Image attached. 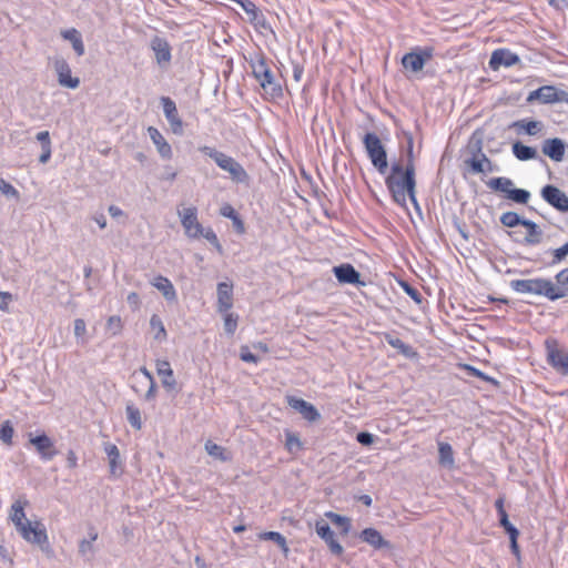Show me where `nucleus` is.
<instances>
[{
  "instance_id": "63",
  "label": "nucleus",
  "mask_w": 568,
  "mask_h": 568,
  "mask_svg": "<svg viewBox=\"0 0 568 568\" xmlns=\"http://www.w3.org/2000/svg\"><path fill=\"white\" fill-rule=\"evenodd\" d=\"M509 539H510V549H511V552H513L517 558H519V557H520V549H519V546H518V542H517L518 536H513V537H510Z\"/></svg>"
},
{
  "instance_id": "29",
  "label": "nucleus",
  "mask_w": 568,
  "mask_h": 568,
  "mask_svg": "<svg viewBox=\"0 0 568 568\" xmlns=\"http://www.w3.org/2000/svg\"><path fill=\"white\" fill-rule=\"evenodd\" d=\"M554 300L568 297V267L562 268L555 275Z\"/></svg>"
},
{
  "instance_id": "33",
  "label": "nucleus",
  "mask_w": 568,
  "mask_h": 568,
  "mask_svg": "<svg viewBox=\"0 0 568 568\" xmlns=\"http://www.w3.org/2000/svg\"><path fill=\"white\" fill-rule=\"evenodd\" d=\"M521 226L527 229V235L524 240L525 244L537 245L541 242L542 231L535 222L525 219Z\"/></svg>"
},
{
  "instance_id": "43",
  "label": "nucleus",
  "mask_w": 568,
  "mask_h": 568,
  "mask_svg": "<svg viewBox=\"0 0 568 568\" xmlns=\"http://www.w3.org/2000/svg\"><path fill=\"white\" fill-rule=\"evenodd\" d=\"M500 223L506 227H516L523 225L525 219H521L518 213L508 211L500 215Z\"/></svg>"
},
{
  "instance_id": "56",
  "label": "nucleus",
  "mask_w": 568,
  "mask_h": 568,
  "mask_svg": "<svg viewBox=\"0 0 568 568\" xmlns=\"http://www.w3.org/2000/svg\"><path fill=\"white\" fill-rule=\"evenodd\" d=\"M467 369L469 371L470 375L471 376H475V377H478L480 379H484V381H487V382H490L493 384H497V381L493 377H489L487 376L485 373H483L481 371L473 367V366H467Z\"/></svg>"
},
{
  "instance_id": "52",
  "label": "nucleus",
  "mask_w": 568,
  "mask_h": 568,
  "mask_svg": "<svg viewBox=\"0 0 568 568\" xmlns=\"http://www.w3.org/2000/svg\"><path fill=\"white\" fill-rule=\"evenodd\" d=\"M106 328L112 332V335H118L122 329V321L120 316H110L106 323Z\"/></svg>"
},
{
  "instance_id": "10",
  "label": "nucleus",
  "mask_w": 568,
  "mask_h": 568,
  "mask_svg": "<svg viewBox=\"0 0 568 568\" xmlns=\"http://www.w3.org/2000/svg\"><path fill=\"white\" fill-rule=\"evenodd\" d=\"M540 195L550 206L556 209L560 213L568 212V195L559 187L547 184L541 191Z\"/></svg>"
},
{
  "instance_id": "60",
  "label": "nucleus",
  "mask_w": 568,
  "mask_h": 568,
  "mask_svg": "<svg viewBox=\"0 0 568 568\" xmlns=\"http://www.w3.org/2000/svg\"><path fill=\"white\" fill-rule=\"evenodd\" d=\"M176 175H178V172L175 170H173L172 166H169L166 165L164 168V173L163 175L161 176L162 180H165V181H174L176 179Z\"/></svg>"
},
{
  "instance_id": "16",
  "label": "nucleus",
  "mask_w": 568,
  "mask_h": 568,
  "mask_svg": "<svg viewBox=\"0 0 568 568\" xmlns=\"http://www.w3.org/2000/svg\"><path fill=\"white\" fill-rule=\"evenodd\" d=\"M161 103L164 115L170 123L171 130L176 135L183 134V122L179 115L175 102L169 97H162Z\"/></svg>"
},
{
  "instance_id": "48",
  "label": "nucleus",
  "mask_w": 568,
  "mask_h": 568,
  "mask_svg": "<svg viewBox=\"0 0 568 568\" xmlns=\"http://www.w3.org/2000/svg\"><path fill=\"white\" fill-rule=\"evenodd\" d=\"M0 192L7 197L19 199L18 190L2 178H0Z\"/></svg>"
},
{
  "instance_id": "30",
  "label": "nucleus",
  "mask_w": 568,
  "mask_h": 568,
  "mask_svg": "<svg viewBox=\"0 0 568 568\" xmlns=\"http://www.w3.org/2000/svg\"><path fill=\"white\" fill-rule=\"evenodd\" d=\"M61 37L64 40H68L71 42L72 48L78 57H82L84 54L85 48H84V43L82 40V36L77 29L71 28V29L62 30Z\"/></svg>"
},
{
  "instance_id": "49",
  "label": "nucleus",
  "mask_w": 568,
  "mask_h": 568,
  "mask_svg": "<svg viewBox=\"0 0 568 568\" xmlns=\"http://www.w3.org/2000/svg\"><path fill=\"white\" fill-rule=\"evenodd\" d=\"M499 525L505 529L509 538L513 536H519V530L509 521L508 514H504L499 517Z\"/></svg>"
},
{
  "instance_id": "23",
  "label": "nucleus",
  "mask_w": 568,
  "mask_h": 568,
  "mask_svg": "<svg viewBox=\"0 0 568 568\" xmlns=\"http://www.w3.org/2000/svg\"><path fill=\"white\" fill-rule=\"evenodd\" d=\"M217 311L226 313L233 306V284L221 282L217 284Z\"/></svg>"
},
{
  "instance_id": "35",
  "label": "nucleus",
  "mask_w": 568,
  "mask_h": 568,
  "mask_svg": "<svg viewBox=\"0 0 568 568\" xmlns=\"http://www.w3.org/2000/svg\"><path fill=\"white\" fill-rule=\"evenodd\" d=\"M385 341L407 358H413L417 354L410 345L392 334H385Z\"/></svg>"
},
{
  "instance_id": "42",
  "label": "nucleus",
  "mask_w": 568,
  "mask_h": 568,
  "mask_svg": "<svg viewBox=\"0 0 568 568\" xmlns=\"http://www.w3.org/2000/svg\"><path fill=\"white\" fill-rule=\"evenodd\" d=\"M260 538L264 540H272L278 545L285 555L288 552L286 538L282 534L277 531H265L260 535Z\"/></svg>"
},
{
  "instance_id": "8",
  "label": "nucleus",
  "mask_w": 568,
  "mask_h": 568,
  "mask_svg": "<svg viewBox=\"0 0 568 568\" xmlns=\"http://www.w3.org/2000/svg\"><path fill=\"white\" fill-rule=\"evenodd\" d=\"M547 362L560 375H568V351L559 346L556 339L546 341Z\"/></svg>"
},
{
  "instance_id": "24",
  "label": "nucleus",
  "mask_w": 568,
  "mask_h": 568,
  "mask_svg": "<svg viewBox=\"0 0 568 568\" xmlns=\"http://www.w3.org/2000/svg\"><path fill=\"white\" fill-rule=\"evenodd\" d=\"M359 538L371 545L374 549H390L392 544L386 540L382 534L375 528H365L362 530Z\"/></svg>"
},
{
  "instance_id": "40",
  "label": "nucleus",
  "mask_w": 568,
  "mask_h": 568,
  "mask_svg": "<svg viewBox=\"0 0 568 568\" xmlns=\"http://www.w3.org/2000/svg\"><path fill=\"white\" fill-rule=\"evenodd\" d=\"M205 450L207 452V454L212 457H214L215 459H219V460H222V462H226L229 460L231 457H230V453L226 452V449L211 440H207L205 443Z\"/></svg>"
},
{
  "instance_id": "31",
  "label": "nucleus",
  "mask_w": 568,
  "mask_h": 568,
  "mask_svg": "<svg viewBox=\"0 0 568 568\" xmlns=\"http://www.w3.org/2000/svg\"><path fill=\"white\" fill-rule=\"evenodd\" d=\"M438 464L448 469L455 466L454 452L450 444L438 442Z\"/></svg>"
},
{
  "instance_id": "25",
  "label": "nucleus",
  "mask_w": 568,
  "mask_h": 568,
  "mask_svg": "<svg viewBox=\"0 0 568 568\" xmlns=\"http://www.w3.org/2000/svg\"><path fill=\"white\" fill-rule=\"evenodd\" d=\"M149 136L156 146L160 156L164 160H170L173 156L172 148L166 142L162 133L154 126L148 128Z\"/></svg>"
},
{
  "instance_id": "17",
  "label": "nucleus",
  "mask_w": 568,
  "mask_h": 568,
  "mask_svg": "<svg viewBox=\"0 0 568 568\" xmlns=\"http://www.w3.org/2000/svg\"><path fill=\"white\" fill-rule=\"evenodd\" d=\"M150 47L154 52L156 63L164 68L170 64L172 54H171V45L166 39L154 36L151 39Z\"/></svg>"
},
{
  "instance_id": "14",
  "label": "nucleus",
  "mask_w": 568,
  "mask_h": 568,
  "mask_svg": "<svg viewBox=\"0 0 568 568\" xmlns=\"http://www.w3.org/2000/svg\"><path fill=\"white\" fill-rule=\"evenodd\" d=\"M520 62L518 54L509 49L499 48L493 51L488 65L491 70L498 71L501 67L510 68Z\"/></svg>"
},
{
  "instance_id": "32",
  "label": "nucleus",
  "mask_w": 568,
  "mask_h": 568,
  "mask_svg": "<svg viewBox=\"0 0 568 568\" xmlns=\"http://www.w3.org/2000/svg\"><path fill=\"white\" fill-rule=\"evenodd\" d=\"M37 141L41 144V154L39 156V162L45 164L51 159L52 153V143L49 131L38 132L36 135Z\"/></svg>"
},
{
  "instance_id": "19",
  "label": "nucleus",
  "mask_w": 568,
  "mask_h": 568,
  "mask_svg": "<svg viewBox=\"0 0 568 568\" xmlns=\"http://www.w3.org/2000/svg\"><path fill=\"white\" fill-rule=\"evenodd\" d=\"M316 534L327 544L329 550L334 555H342L344 549L342 545L335 539V534L331 526L324 520H317L315 524Z\"/></svg>"
},
{
  "instance_id": "9",
  "label": "nucleus",
  "mask_w": 568,
  "mask_h": 568,
  "mask_svg": "<svg viewBox=\"0 0 568 568\" xmlns=\"http://www.w3.org/2000/svg\"><path fill=\"white\" fill-rule=\"evenodd\" d=\"M432 58V48H417L416 50L406 53L402 58V64L406 70H410L412 72H419L423 70L425 63Z\"/></svg>"
},
{
  "instance_id": "12",
  "label": "nucleus",
  "mask_w": 568,
  "mask_h": 568,
  "mask_svg": "<svg viewBox=\"0 0 568 568\" xmlns=\"http://www.w3.org/2000/svg\"><path fill=\"white\" fill-rule=\"evenodd\" d=\"M53 68L61 87L77 89L80 85V79L71 75V68L64 58L55 57L53 59Z\"/></svg>"
},
{
  "instance_id": "37",
  "label": "nucleus",
  "mask_w": 568,
  "mask_h": 568,
  "mask_svg": "<svg viewBox=\"0 0 568 568\" xmlns=\"http://www.w3.org/2000/svg\"><path fill=\"white\" fill-rule=\"evenodd\" d=\"M150 328L153 333V338L158 342H164L168 338V333L161 317L153 314L150 318Z\"/></svg>"
},
{
  "instance_id": "47",
  "label": "nucleus",
  "mask_w": 568,
  "mask_h": 568,
  "mask_svg": "<svg viewBox=\"0 0 568 568\" xmlns=\"http://www.w3.org/2000/svg\"><path fill=\"white\" fill-rule=\"evenodd\" d=\"M225 316H224V331L226 332V334L229 335H233L234 332L236 331V327H237V320H239V316L237 315H234L233 313H224Z\"/></svg>"
},
{
  "instance_id": "15",
  "label": "nucleus",
  "mask_w": 568,
  "mask_h": 568,
  "mask_svg": "<svg viewBox=\"0 0 568 568\" xmlns=\"http://www.w3.org/2000/svg\"><path fill=\"white\" fill-rule=\"evenodd\" d=\"M181 224L185 230V234L192 239H199L202 233V225L197 220L196 207H187L179 212Z\"/></svg>"
},
{
  "instance_id": "26",
  "label": "nucleus",
  "mask_w": 568,
  "mask_h": 568,
  "mask_svg": "<svg viewBox=\"0 0 568 568\" xmlns=\"http://www.w3.org/2000/svg\"><path fill=\"white\" fill-rule=\"evenodd\" d=\"M156 372L161 377V382L164 388L168 390L174 389L176 381L174 378L173 369L168 361H156Z\"/></svg>"
},
{
  "instance_id": "28",
  "label": "nucleus",
  "mask_w": 568,
  "mask_h": 568,
  "mask_svg": "<svg viewBox=\"0 0 568 568\" xmlns=\"http://www.w3.org/2000/svg\"><path fill=\"white\" fill-rule=\"evenodd\" d=\"M28 505L27 499H18L11 506L10 519L16 526L17 531H20L21 527L26 526V514L24 507Z\"/></svg>"
},
{
  "instance_id": "36",
  "label": "nucleus",
  "mask_w": 568,
  "mask_h": 568,
  "mask_svg": "<svg viewBox=\"0 0 568 568\" xmlns=\"http://www.w3.org/2000/svg\"><path fill=\"white\" fill-rule=\"evenodd\" d=\"M513 153L520 161L534 160L538 156V152L535 148L525 145L517 141L513 144Z\"/></svg>"
},
{
  "instance_id": "45",
  "label": "nucleus",
  "mask_w": 568,
  "mask_h": 568,
  "mask_svg": "<svg viewBox=\"0 0 568 568\" xmlns=\"http://www.w3.org/2000/svg\"><path fill=\"white\" fill-rule=\"evenodd\" d=\"M13 434H14V429H13L11 422L10 420L3 422L0 426V440L6 445L11 446Z\"/></svg>"
},
{
  "instance_id": "39",
  "label": "nucleus",
  "mask_w": 568,
  "mask_h": 568,
  "mask_svg": "<svg viewBox=\"0 0 568 568\" xmlns=\"http://www.w3.org/2000/svg\"><path fill=\"white\" fill-rule=\"evenodd\" d=\"M285 448L291 454H296L303 449V443L298 434L291 430H285Z\"/></svg>"
},
{
  "instance_id": "53",
  "label": "nucleus",
  "mask_w": 568,
  "mask_h": 568,
  "mask_svg": "<svg viewBox=\"0 0 568 568\" xmlns=\"http://www.w3.org/2000/svg\"><path fill=\"white\" fill-rule=\"evenodd\" d=\"M240 358L243 362L254 363V364H256L260 361V358L250 351V347L245 346V345L241 346V348H240Z\"/></svg>"
},
{
  "instance_id": "1",
  "label": "nucleus",
  "mask_w": 568,
  "mask_h": 568,
  "mask_svg": "<svg viewBox=\"0 0 568 568\" xmlns=\"http://www.w3.org/2000/svg\"><path fill=\"white\" fill-rule=\"evenodd\" d=\"M385 184L395 203L405 205L408 196L412 203L418 206L416 200L415 166H404L400 162H394L389 173L385 178Z\"/></svg>"
},
{
  "instance_id": "6",
  "label": "nucleus",
  "mask_w": 568,
  "mask_h": 568,
  "mask_svg": "<svg viewBox=\"0 0 568 568\" xmlns=\"http://www.w3.org/2000/svg\"><path fill=\"white\" fill-rule=\"evenodd\" d=\"M486 184L490 190L504 193L505 199L516 204L525 205L531 196L528 190L515 187L514 181L509 178H493Z\"/></svg>"
},
{
  "instance_id": "21",
  "label": "nucleus",
  "mask_w": 568,
  "mask_h": 568,
  "mask_svg": "<svg viewBox=\"0 0 568 568\" xmlns=\"http://www.w3.org/2000/svg\"><path fill=\"white\" fill-rule=\"evenodd\" d=\"M333 272L339 283L364 284L361 282V273L349 263L334 266Z\"/></svg>"
},
{
  "instance_id": "59",
  "label": "nucleus",
  "mask_w": 568,
  "mask_h": 568,
  "mask_svg": "<svg viewBox=\"0 0 568 568\" xmlns=\"http://www.w3.org/2000/svg\"><path fill=\"white\" fill-rule=\"evenodd\" d=\"M11 300H12V295L10 293L0 292V310L7 311Z\"/></svg>"
},
{
  "instance_id": "50",
  "label": "nucleus",
  "mask_w": 568,
  "mask_h": 568,
  "mask_svg": "<svg viewBox=\"0 0 568 568\" xmlns=\"http://www.w3.org/2000/svg\"><path fill=\"white\" fill-rule=\"evenodd\" d=\"M201 236L206 239L217 250L219 253H222V245L220 244V241L212 229L205 230L202 227Z\"/></svg>"
},
{
  "instance_id": "62",
  "label": "nucleus",
  "mask_w": 568,
  "mask_h": 568,
  "mask_svg": "<svg viewBox=\"0 0 568 568\" xmlns=\"http://www.w3.org/2000/svg\"><path fill=\"white\" fill-rule=\"evenodd\" d=\"M78 465V457L73 450H69L67 455V466L69 468H75Z\"/></svg>"
},
{
  "instance_id": "34",
  "label": "nucleus",
  "mask_w": 568,
  "mask_h": 568,
  "mask_svg": "<svg viewBox=\"0 0 568 568\" xmlns=\"http://www.w3.org/2000/svg\"><path fill=\"white\" fill-rule=\"evenodd\" d=\"M542 126H544L542 122L536 121V120H527V119L515 121L510 125V128L517 129L518 133H520V131H525V133H527L529 135L538 134L541 131Z\"/></svg>"
},
{
  "instance_id": "61",
  "label": "nucleus",
  "mask_w": 568,
  "mask_h": 568,
  "mask_svg": "<svg viewBox=\"0 0 568 568\" xmlns=\"http://www.w3.org/2000/svg\"><path fill=\"white\" fill-rule=\"evenodd\" d=\"M149 388L145 393V400H152L154 399L155 395H156V384H155V381H152V382H149Z\"/></svg>"
},
{
  "instance_id": "38",
  "label": "nucleus",
  "mask_w": 568,
  "mask_h": 568,
  "mask_svg": "<svg viewBox=\"0 0 568 568\" xmlns=\"http://www.w3.org/2000/svg\"><path fill=\"white\" fill-rule=\"evenodd\" d=\"M105 453L109 458L110 471L112 475H119L122 473V469L119 467L120 452L119 448L113 444H108L105 446Z\"/></svg>"
},
{
  "instance_id": "3",
  "label": "nucleus",
  "mask_w": 568,
  "mask_h": 568,
  "mask_svg": "<svg viewBox=\"0 0 568 568\" xmlns=\"http://www.w3.org/2000/svg\"><path fill=\"white\" fill-rule=\"evenodd\" d=\"M199 151L211 158L221 170L227 172L233 182L245 185L250 183V175L234 158L207 145L200 146Z\"/></svg>"
},
{
  "instance_id": "22",
  "label": "nucleus",
  "mask_w": 568,
  "mask_h": 568,
  "mask_svg": "<svg viewBox=\"0 0 568 568\" xmlns=\"http://www.w3.org/2000/svg\"><path fill=\"white\" fill-rule=\"evenodd\" d=\"M465 163L470 166L473 173H487L495 170L491 160L481 152L480 145L477 148V154H474L470 159L466 160Z\"/></svg>"
},
{
  "instance_id": "64",
  "label": "nucleus",
  "mask_w": 568,
  "mask_h": 568,
  "mask_svg": "<svg viewBox=\"0 0 568 568\" xmlns=\"http://www.w3.org/2000/svg\"><path fill=\"white\" fill-rule=\"evenodd\" d=\"M126 300H128V303H129L130 305H132L134 308H138V307H139V305H140V297H139L138 293H135V292H131V293L128 295Z\"/></svg>"
},
{
  "instance_id": "55",
  "label": "nucleus",
  "mask_w": 568,
  "mask_h": 568,
  "mask_svg": "<svg viewBox=\"0 0 568 568\" xmlns=\"http://www.w3.org/2000/svg\"><path fill=\"white\" fill-rule=\"evenodd\" d=\"M356 440L363 446H371L375 440V436L368 432H359L356 435Z\"/></svg>"
},
{
  "instance_id": "11",
  "label": "nucleus",
  "mask_w": 568,
  "mask_h": 568,
  "mask_svg": "<svg viewBox=\"0 0 568 568\" xmlns=\"http://www.w3.org/2000/svg\"><path fill=\"white\" fill-rule=\"evenodd\" d=\"M29 443L36 448L43 462L52 460L59 453L53 440L44 433L36 436L30 433Z\"/></svg>"
},
{
  "instance_id": "46",
  "label": "nucleus",
  "mask_w": 568,
  "mask_h": 568,
  "mask_svg": "<svg viewBox=\"0 0 568 568\" xmlns=\"http://www.w3.org/2000/svg\"><path fill=\"white\" fill-rule=\"evenodd\" d=\"M400 287L403 288V291L417 304H420L422 301H423V296L422 294L419 293V291L417 288H415L414 286H412L409 283L405 282V281H402L399 283Z\"/></svg>"
},
{
  "instance_id": "41",
  "label": "nucleus",
  "mask_w": 568,
  "mask_h": 568,
  "mask_svg": "<svg viewBox=\"0 0 568 568\" xmlns=\"http://www.w3.org/2000/svg\"><path fill=\"white\" fill-rule=\"evenodd\" d=\"M126 419L134 429H141L142 418L141 412L134 404H128L125 407Z\"/></svg>"
},
{
  "instance_id": "18",
  "label": "nucleus",
  "mask_w": 568,
  "mask_h": 568,
  "mask_svg": "<svg viewBox=\"0 0 568 568\" xmlns=\"http://www.w3.org/2000/svg\"><path fill=\"white\" fill-rule=\"evenodd\" d=\"M286 402L291 408L298 412L307 422H316L321 417V414L318 413L316 407L313 404L304 400L303 398L287 396Z\"/></svg>"
},
{
  "instance_id": "58",
  "label": "nucleus",
  "mask_w": 568,
  "mask_h": 568,
  "mask_svg": "<svg viewBox=\"0 0 568 568\" xmlns=\"http://www.w3.org/2000/svg\"><path fill=\"white\" fill-rule=\"evenodd\" d=\"M220 213L222 216L231 220H235V217L239 215L237 212L230 204H225L224 206H222Z\"/></svg>"
},
{
  "instance_id": "57",
  "label": "nucleus",
  "mask_w": 568,
  "mask_h": 568,
  "mask_svg": "<svg viewBox=\"0 0 568 568\" xmlns=\"http://www.w3.org/2000/svg\"><path fill=\"white\" fill-rule=\"evenodd\" d=\"M87 332V325L85 322L82 318H77L74 321V335L77 337H81Z\"/></svg>"
},
{
  "instance_id": "7",
  "label": "nucleus",
  "mask_w": 568,
  "mask_h": 568,
  "mask_svg": "<svg viewBox=\"0 0 568 568\" xmlns=\"http://www.w3.org/2000/svg\"><path fill=\"white\" fill-rule=\"evenodd\" d=\"M363 144L367 155L379 174H386L388 171L387 152L381 139L373 132H368L363 138Z\"/></svg>"
},
{
  "instance_id": "54",
  "label": "nucleus",
  "mask_w": 568,
  "mask_h": 568,
  "mask_svg": "<svg viewBox=\"0 0 568 568\" xmlns=\"http://www.w3.org/2000/svg\"><path fill=\"white\" fill-rule=\"evenodd\" d=\"M93 552H94V547H93V544L91 542V540H87V539L80 540L79 554L82 557H87L89 554L92 555Z\"/></svg>"
},
{
  "instance_id": "13",
  "label": "nucleus",
  "mask_w": 568,
  "mask_h": 568,
  "mask_svg": "<svg viewBox=\"0 0 568 568\" xmlns=\"http://www.w3.org/2000/svg\"><path fill=\"white\" fill-rule=\"evenodd\" d=\"M565 90L557 89L554 85H542L531 91L527 98L528 102L539 100L544 104L564 102Z\"/></svg>"
},
{
  "instance_id": "20",
  "label": "nucleus",
  "mask_w": 568,
  "mask_h": 568,
  "mask_svg": "<svg viewBox=\"0 0 568 568\" xmlns=\"http://www.w3.org/2000/svg\"><path fill=\"white\" fill-rule=\"evenodd\" d=\"M567 148L568 144L564 140L559 138H550L542 142L541 151L550 160L561 162L565 158Z\"/></svg>"
},
{
  "instance_id": "51",
  "label": "nucleus",
  "mask_w": 568,
  "mask_h": 568,
  "mask_svg": "<svg viewBox=\"0 0 568 568\" xmlns=\"http://www.w3.org/2000/svg\"><path fill=\"white\" fill-rule=\"evenodd\" d=\"M406 140H407V146H406V163L404 166H415L414 164V152H413V148H414V139H413V135L410 133H406Z\"/></svg>"
},
{
  "instance_id": "5",
  "label": "nucleus",
  "mask_w": 568,
  "mask_h": 568,
  "mask_svg": "<svg viewBox=\"0 0 568 568\" xmlns=\"http://www.w3.org/2000/svg\"><path fill=\"white\" fill-rule=\"evenodd\" d=\"M19 534L29 544L38 546L48 557L53 556L47 528L41 521L26 520V526L20 528Z\"/></svg>"
},
{
  "instance_id": "2",
  "label": "nucleus",
  "mask_w": 568,
  "mask_h": 568,
  "mask_svg": "<svg viewBox=\"0 0 568 568\" xmlns=\"http://www.w3.org/2000/svg\"><path fill=\"white\" fill-rule=\"evenodd\" d=\"M248 63L252 69L253 77L260 83L265 95L272 100L281 98L283 95V89L281 83L275 80L267 58L260 52L252 55Z\"/></svg>"
},
{
  "instance_id": "27",
  "label": "nucleus",
  "mask_w": 568,
  "mask_h": 568,
  "mask_svg": "<svg viewBox=\"0 0 568 568\" xmlns=\"http://www.w3.org/2000/svg\"><path fill=\"white\" fill-rule=\"evenodd\" d=\"M151 284L158 288L164 296V298L169 302L176 301V291L172 284V282L162 275H158L153 278Z\"/></svg>"
},
{
  "instance_id": "4",
  "label": "nucleus",
  "mask_w": 568,
  "mask_h": 568,
  "mask_svg": "<svg viewBox=\"0 0 568 568\" xmlns=\"http://www.w3.org/2000/svg\"><path fill=\"white\" fill-rule=\"evenodd\" d=\"M513 291L519 294L545 296L554 300V282L548 278L537 277L528 280H513L509 283Z\"/></svg>"
},
{
  "instance_id": "44",
  "label": "nucleus",
  "mask_w": 568,
  "mask_h": 568,
  "mask_svg": "<svg viewBox=\"0 0 568 568\" xmlns=\"http://www.w3.org/2000/svg\"><path fill=\"white\" fill-rule=\"evenodd\" d=\"M551 253V261L549 262V266H555L564 262L568 256V242L561 245L558 248H554L549 251Z\"/></svg>"
}]
</instances>
